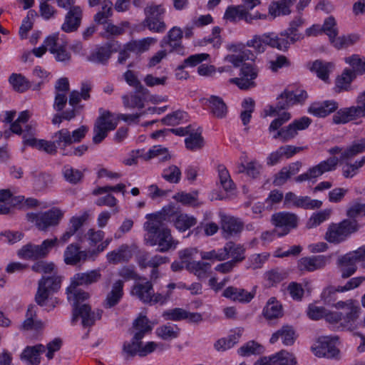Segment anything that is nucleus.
I'll list each match as a JSON object with an SVG mask.
<instances>
[{
	"label": "nucleus",
	"instance_id": "nucleus-52",
	"mask_svg": "<svg viewBox=\"0 0 365 365\" xmlns=\"http://www.w3.org/2000/svg\"><path fill=\"white\" fill-rule=\"evenodd\" d=\"M142 339H135V335L130 341H125L123 345V352L128 357H133L135 355L140 356V351L143 344Z\"/></svg>",
	"mask_w": 365,
	"mask_h": 365
},
{
	"label": "nucleus",
	"instance_id": "nucleus-27",
	"mask_svg": "<svg viewBox=\"0 0 365 365\" xmlns=\"http://www.w3.org/2000/svg\"><path fill=\"white\" fill-rule=\"evenodd\" d=\"M123 285L122 280H117L113 283L110 292H109L103 302L106 309H110L117 305L123 295Z\"/></svg>",
	"mask_w": 365,
	"mask_h": 365
},
{
	"label": "nucleus",
	"instance_id": "nucleus-33",
	"mask_svg": "<svg viewBox=\"0 0 365 365\" xmlns=\"http://www.w3.org/2000/svg\"><path fill=\"white\" fill-rule=\"evenodd\" d=\"M334 68V64L333 63L322 60L314 61L309 68L311 71L315 73L317 77L324 82L328 81L329 73L332 72Z\"/></svg>",
	"mask_w": 365,
	"mask_h": 365
},
{
	"label": "nucleus",
	"instance_id": "nucleus-58",
	"mask_svg": "<svg viewBox=\"0 0 365 365\" xmlns=\"http://www.w3.org/2000/svg\"><path fill=\"white\" fill-rule=\"evenodd\" d=\"M36 316V307L34 304H30L26 312V319L22 324V328L26 330L33 328H38L40 322H34V318Z\"/></svg>",
	"mask_w": 365,
	"mask_h": 365
},
{
	"label": "nucleus",
	"instance_id": "nucleus-28",
	"mask_svg": "<svg viewBox=\"0 0 365 365\" xmlns=\"http://www.w3.org/2000/svg\"><path fill=\"white\" fill-rule=\"evenodd\" d=\"M356 262L351 252L347 253L339 259L338 265L343 279H346L355 273L357 269Z\"/></svg>",
	"mask_w": 365,
	"mask_h": 365
},
{
	"label": "nucleus",
	"instance_id": "nucleus-57",
	"mask_svg": "<svg viewBox=\"0 0 365 365\" xmlns=\"http://www.w3.org/2000/svg\"><path fill=\"white\" fill-rule=\"evenodd\" d=\"M63 175L67 182L74 185L78 183L83 177V174L81 170L74 169L69 165L63 167Z\"/></svg>",
	"mask_w": 365,
	"mask_h": 365
},
{
	"label": "nucleus",
	"instance_id": "nucleus-46",
	"mask_svg": "<svg viewBox=\"0 0 365 365\" xmlns=\"http://www.w3.org/2000/svg\"><path fill=\"white\" fill-rule=\"evenodd\" d=\"M360 40V36L357 34H351L349 35H344L336 38L332 43L333 46L336 49H341L353 46Z\"/></svg>",
	"mask_w": 365,
	"mask_h": 365
},
{
	"label": "nucleus",
	"instance_id": "nucleus-19",
	"mask_svg": "<svg viewBox=\"0 0 365 365\" xmlns=\"http://www.w3.org/2000/svg\"><path fill=\"white\" fill-rule=\"evenodd\" d=\"M64 215L58 207H53L46 212H41L40 221L37 223L38 230L46 231L49 227L57 226Z\"/></svg>",
	"mask_w": 365,
	"mask_h": 365
},
{
	"label": "nucleus",
	"instance_id": "nucleus-6",
	"mask_svg": "<svg viewBox=\"0 0 365 365\" xmlns=\"http://www.w3.org/2000/svg\"><path fill=\"white\" fill-rule=\"evenodd\" d=\"M57 242L58 239L55 237L43 240L39 245L28 243L18 250L17 255L24 259L38 260L45 258Z\"/></svg>",
	"mask_w": 365,
	"mask_h": 365
},
{
	"label": "nucleus",
	"instance_id": "nucleus-45",
	"mask_svg": "<svg viewBox=\"0 0 365 365\" xmlns=\"http://www.w3.org/2000/svg\"><path fill=\"white\" fill-rule=\"evenodd\" d=\"M263 346L255 341H248L237 350L238 354L242 356L257 355L263 353Z\"/></svg>",
	"mask_w": 365,
	"mask_h": 365
},
{
	"label": "nucleus",
	"instance_id": "nucleus-11",
	"mask_svg": "<svg viewBox=\"0 0 365 365\" xmlns=\"http://www.w3.org/2000/svg\"><path fill=\"white\" fill-rule=\"evenodd\" d=\"M258 74L257 69L251 63H243L240 69L239 78L229 80L230 83L235 84L241 90H247L255 86L254 80Z\"/></svg>",
	"mask_w": 365,
	"mask_h": 365
},
{
	"label": "nucleus",
	"instance_id": "nucleus-60",
	"mask_svg": "<svg viewBox=\"0 0 365 365\" xmlns=\"http://www.w3.org/2000/svg\"><path fill=\"white\" fill-rule=\"evenodd\" d=\"M186 148L190 150H200L204 146V139L200 133H190L189 137L185 140Z\"/></svg>",
	"mask_w": 365,
	"mask_h": 365
},
{
	"label": "nucleus",
	"instance_id": "nucleus-32",
	"mask_svg": "<svg viewBox=\"0 0 365 365\" xmlns=\"http://www.w3.org/2000/svg\"><path fill=\"white\" fill-rule=\"evenodd\" d=\"M45 351L46 346L41 344L33 346H27L23 351L21 357L31 365H38L41 362L40 354Z\"/></svg>",
	"mask_w": 365,
	"mask_h": 365
},
{
	"label": "nucleus",
	"instance_id": "nucleus-62",
	"mask_svg": "<svg viewBox=\"0 0 365 365\" xmlns=\"http://www.w3.org/2000/svg\"><path fill=\"white\" fill-rule=\"evenodd\" d=\"M197 195L198 192L195 191L192 193H187L184 192H178L175 196L174 198L185 205H192L194 207L198 206L199 203L197 202Z\"/></svg>",
	"mask_w": 365,
	"mask_h": 365
},
{
	"label": "nucleus",
	"instance_id": "nucleus-59",
	"mask_svg": "<svg viewBox=\"0 0 365 365\" xmlns=\"http://www.w3.org/2000/svg\"><path fill=\"white\" fill-rule=\"evenodd\" d=\"M217 170L220 182L224 190L226 191L233 190L235 185L227 168L223 165H218Z\"/></svg>",
	"mask_w": 365,
	"mask_h": 365
},
{
	"label": "nucleus",
	"instance_id": "nucleus-54",
	"mask_svg": "<svg viewBox=\"0 0 365 365\" xmlns=\"http://www.w3.org/2000/svg\"><path fill=\"white\" fill-rule=\"evenodd\" d=\"M255 103L252 98H245L242 103L243 110L240 113V118L244 125H247L252 118V113L255 110Z\"/></svg>",
	"mask_w": 365,
	"mask_h": 365
},
{
	"label": "nucleus",
	"instance_id": "nucleus-20",
	"mask_svg": "<svg viewBox=\"0 0 365 365\" xmlns=\"http://www.w3.org/2000/svg\"><path fill=\"white\" fill-rule=\"evenodd\" d=\"M183 33L180 28L174 26L168 33V34L163 37L160 42L162 48H170V52L176 51L180 53L182 47L181 39L182 38Z\"/></svg>",
	"mask_w": 365,
	"mask_h": 365
},
{
	"label": "nucleus",
	"instance_id": "nucleus-4",
	"mask_svg": "<svg viewBox=\"0 0 365 365\" xmlns=\"http://www.w3.org/2000/svg\"><path fill=\"white\" fill-rule=\"evenodd\" d=\"M62 277L53 272L51 276H43L38 282V288L35 294L36 303L43 307L46 301L53 293L57 292L61 286Z\"/></svg>",
	"mask_w": 365,
	"mask_h": 365
},
{
	"label": "nucleus",
	"instance_id": "nucleus-42",
	"mask_svg": "<svg viewBox=\"0 0 365 365\" xmlns=\"http://www.w3.org/2000/svg\"><path fill=\"white\" fill-rule=\"evenodd\" d=\"M197 223V220L193 216H189L187 214L179 213L175 217L174 222V226L175 228L180 232H185L189 230L190 227L195 225Z\"/></svg>",
	"mask_w": 365,
	"mask_h": 365
},
{
	"label": "nucleus",
	"instance_id": "nucleus-48",
	"mask_svg": "<svg viewBox=\"0 0 365 365\" xmlns=\"http://www.w3.org/2000/svg\"><path fill=\"white\" fill-rule=\"evenodd\" d=\"M180 329L169 324L157 328L156 334L163 340H170L178 336Z\"/></svg>",
	"mask_w": 365,
	"mask_h": 365
},
{
	"label": "nucleus",
	"instance_id": "nucleus-36",
	"mask_svg": "<svg viewBox=\"0 0 365 365\" xmlns=\"http://www.w3.org/2000/svg\"><path fill=\"white\" fill-rule=\"evenodd\" d=\"M303 19L299 16L290 22L289 27L284 32L281 33V36L287 38L290 43H294L296 41L303 38L302 34L298 32V28L303 24Z\"/></svg>",
	"mask_w": 365,
	"mask_h": 365
},
{
	"label": "nucleus",
	"instance_id": "nucleus-18",
	"mask_svg": "<svg viewBox=\"0 0 365 365\" xmlns=\"http://www.w3.org/2000/svg\"><path fill=\"white\" fill-rule=\"evenodd\" d=\"M266 16H262L257 13L255 15L249 13L242 6H230L225 11L224 18L230 21H236L237 20H245L247 23L250 24L253 19H263Z\"/></svg>",
	"mask_w": 365,
	"mask_h": 365
},
{
	"label": "nucleus",
	"instance_id": "nucleus-22",
	"mask_svg": "<svg viewBox=\"0 0 365 365\" xmlns=\"http://www.w3.org/2000/svg\"><path fill=\"white\" fill-rule=\"evenodd\" d=\"M168 257L155 255L150 256L148 252H142L137 257V262L139 267L145 269L148 267L152 268H158L160 265L168 262Z\"/></svg>",
	"mask_w": 365,
	"mask_h": 365
},
{
	"label": "nucleus",
	"instance_id": "nucleus-35",
	"mask_svg": "<svg viewBox=\"0 0 365 365\" xmlns=\"http://www.w3.org/2000/svg\"><path fill=\"white\" fill-rule=\"evenodd\" d=\"M131 257L132 252L128 245H122L118 249L107 254V259L108 262L113 264L128 262Z\"/></svg>",
	"mask_w": 365,
	"mask_h": 365
},
{
	"label": "nucleus",
	"instance_id": "nucleus-16",
	"mask_svg": "<svg viewBox=\"0 0 365 365\" xmlns=\"http://www.w3.org/2000/svg\"><path fill=\"white\" fill-rule=\"evenodd\" d=\"M67 10L61 30L66 33L76 31L80 27L83 19V9L80 6H72Z\"/></svg>",
	"mask_w": 365,
	"mask_h": 365
},
{
	"label": "nucleus",
	"instance_id": "nucleus-25",
	"mask_svg": "<svg viewBox=\"0 0 365 365\" xmlns=\"http://www.w3.org/2000/svg\"><path fill=\"white\" fill-rule=\"evenodd\" d=\"M222 250L223 254L225 255V260L232 257L231 260L237 264L245 259V248L240 244L228 242L225 245Z\"/></svg>",
	"mask_w": 365,
	"mask_h": 365
},
{
	"label": "nucleus",
	"instance_id": "nucleus-5",
	"mask_svg": "<svg viewBox=\"0 0 365 365\" xmlns=\"http://www.w3.org/2000/svg\"><path fill=\"white\" fill-rule=\"evenodd\" d=\"M365 118V91L356 98V105L339 110L332 117L334 124H345L351 120Z\"/></svg>",
	"mask_w": 365,
	"mask_h": 365
},
{
	"label": "nucleus",
	"instance_id": "nucleus-2",
	"mask_svg": "<svg viewBox=\"0 0 365 365\" xmlns=\"http://www.w3.org/2000/svg\"><path fill=\"white\" fill-rule=\"evenodd\" d=\"M290 118L291 114L284 112L271 122L268 130L269 133L275 132L272 136L274 139H279L283 143L288 142L297 136L298 131L307 129L312 123L309 118L304 116L294 120L288 125L282 127Z\"/></svg>",
	"mask_w": 365,
	"mask_h": 365
},
{
	"label": "nucleus",
	"instance_id": "nucleus-50",
	"mask_svg": "<svg viewBox=\"0 0 365 365\" xmlns=\"http://www.w3.org/2000/svg\"><path fill=\"white\" fill-rule=\"evenodd\" d=\"M9 81L17 92L23 93L30 87L29 82L21 74L12 73L9 76Z\"/></svg>",
	"mask_w": 365,
	"mask_h": 365
},
{
	"label": "nucleus",
	"instance_id": "nucleus-37",
	"mask_svg": "<svg viewBox=\"0 0 365 365\" xmlns=\"http://www.w3.org/2000/svg\"><path fill=\"white\" fill-rule=\"evenodd\" d=\"M207 101L211 113L217 118H224L227 113V106L223 99L217 96H211Z\"/></svg>",
	"mask_w": 365,
	"mask_h": 365
},
{
	"label": "nucleus",
	"instance_id": "nucleus-13",
	"mask_svg": "<svg viewBox=\"0 0 365 365\" xmlns=\"http://www.w3.org/2000/svg\"><path fill=\"white\" fill-rule=\"evenodd\" d=\"M48 51L54 56L56 61L67 64L71 59V54L67 50L66 42H59L58 34H53L46 38Z\"/></svg>",
	"mask_w": 365,
	"mask_h": 365
},
{
	"label": "nucleus",
	"instance_id": "nucleus-3",
	"mask_svg": "<svg viewBox=\"0 0 365 365\" xmlns=\"http://www.w3.org/2000/svg\"><path fill=\"white\" fill-rule=\"evenodd\" d=\"M144 229L147 232L145 242L149 246H158L157 251L167 252L175 250L178 244L172 236L171 231L165 226H158L156 221L151 223H144Z\"/></svg>",
	"mask_w": 365,
	"mask_h": 365
},
{
	"label": "nucleus",
	"instance_id": "nucleus-56",
	"mask_svg": "<svg viewBox=\"0 0 365 365\" xmlns=\"http://www.w3.org/2000/svg\"><path fill=\"white\" fill-rule=\"evenodd\" d=\"M123 77L126 83L135 89L137 93L145 94L147 89L141 84L138 77L135 75L133 71L128 70L124 74Z\"/></svg>",
	"mask_w": 365,
	"mask_h": 365
},
{
	"label": "nucleus",
	"instance_id": "nucleus-55",
	"mask_svg": "<svg viewBox=\"0 0 365 365\" xmlns=\"http://www.w3.org/2000/svg\"><path fill=\"white\" fill-rule=\"evenodd\" d=\"M274 363H278L279 365H297V359L293 354L286 350L280 351L272 355Z\"/></svg>",
	"mask_w": 365,
	"mask_h": 365
},
{
	"label": "nucleus",
	"instance_id": "nucleus-14",
	"mask_svg": "<svg viewBox=\"0 0 365 365\" xmlns=\"http://www.w3.org/2000/svg\"><path fill=\"white\" fill-rule=\"evenodd\" d=\"M101 278L100 271L93 269L87 272L76 273L71 279L70 286L66 289L68 299H71L69 292H72L78 286H88L96 283Z\"/></svg>",
	"mask_w": 365,
	"mask_h": 365
},
{
	"label": "nucleus",
	"instance_id": "nucleus-21",
	"mask_svg": "<svg viewBox=\"0 0 365 365\" xmlns=\"http://www.w3.org/2000/svg\"><path fill=\"white\" fill-rule=\"evenodd\" d=\"M221 227L224 237L230 238L239 235L244 228V224L237 218L224 215L222 217Z\"/></svg>",
	"mask_w": 365,
	"mask_h": 365
},
{
	"label": "nucleus",
	"instance_id": "nucleus-7",
	"mask_svg": "<svg viewBox=\"0 0 365 365\" xmlns=\"http://www.w3.org/2000/svg\"><path fill=\"white\" fill-rule=\"evenodd\" d=\"M358 223L355 220H344L339 224L331 225L326 233V239L331 243H339L349 235L358 230Z\"/></svg>",
	"mask_w": 365,
	"mask_h": 365
},
{
	"label": "nucleus",
	"instance_id": "nucleus-12",
	"mask_svg": "<svg viewBox=\"0 0 365 365\" xmlns=\"http://www.w3.org/2000/svg\"><path fill=\"white\" fill-rule=\"evenodd\" d=\"M334 307L338 309H345L344 313V322L340 323V327L343 329L352 330L354 329V322L359 317L360 308L355 304L353 299H349L345 302L339 301L334 304Z\"/></svg>",
	"mask_w": 365,
	"mask_h": 365
},
{
	"label": "nucleus",
	"instance_id": "nucleus-43",
	"mask_svg": "<svg viewBox=\"0 0 365 365\" xmlns=\"http://www.w3.org/2000/svg\"><path fill=\"white\" fill-rule=\"evenodd\" d=\"M155 42V38L148 37L139 41H130L126 43V48L132 52L142 53L148 50L150 45Z\"/></svg>",
	"mask_w": 365,
	"mask_h": 365
},
{
	"label": "nucleus",
	"instance_id": "nucleus-51",
	"mask_svg": "<svg viewBox=\"0 0 365 365\" xmlns=\"http://www.w3.org/2000/svg\"><path fill=\"white\" fill-rule=\"evenodd\" d=\"M345 62L349 64L354 71L355 75H362L365 73V58H360L357 54L345 58Z\"/></svg>",
	"mask_w": 365,
	"mask_h": 365
},
{
	"label": "nucleus",
	"instance_id": "nucleus-30",
	"mask_svg": "<svg viewBox=\"0 0 365 365\" xmlns=\"http://www.w3.org/2000/svg\"><path fill=\"white\" fill-rule=\"evenodd\" d=\"M279 338L282 339L283 344L286 346L294 344L296 339L294 328L288 324L284 325L280 329L272 334L269 342L274 344Z\"/></svg>",
	"mask_w": 365,
	"mask_h": 365
},
{
	"label": "nucleus",
	"instance_id": "nucleus-34",
	"mask_svg": "<svg viewBox=\"0 0 365 365\" xmlns=\"http://www.w3.org/2000/svg\"><path fill=\"white\" fill-rule=\"evenodd\" d=\"M223 296L230 298L233 301L240 302H250L254 297V294L244 289H239L235 287H228L223 292Z\"/></svg>",
	"mask_w": 365,
	"mask_h": 365
},
{
	"label": "nucleus",
	"instance_id": "nucleus-61",
	"mask_svg": "<svg viewBox=\"0 0 365 365\" xmlns=\"http://www.w3.org/2000/svg\"><path fill=\"white\" fill-rule=\"evenodd\" d=\"M165 9L161 4L152 3L144 9L145 19H163Z\"/></svg>",
	"mask_w": 365,
	"mask_h": 365
},
{
	"label": "nucleus",
	"instance_id": "nucleus-64",
	"mask_svg": "<svg viewBox=\"0 0 365 365\" xmlns=\"http://www.w3.org/2000/svg\"><path fill=\"white\" fill-rule=\"evenodd\" d=\"M322 31L329 36L332 43L338 35V30L336 28V21L334 17L329 16L324 21Z\"/></svg>",
	"mask_w": 365,
	"mask_h": 365
},
{
	"label": "nucleus",
	"instance_id": "nucleus-31",
	"mask_svg": "<svg viewBox=\"0 0 365 365\" xmlns=\"http://www.w3.org/2000/svg\"><path fill=\"white\" fill-rule=\"evenodd\" d=\"M149 319L145 316L140 315L133 322L132 328L129 332L135 335V339H142L145 335L152 330V326L149 324Z\"/></svg>",
	"mask_w": 365,
	"mask_h": 365
},
{
	"label": "nucleus",
	"instance_id": "nucleus-47",
	"mask_svg": "<svg viewBox=\"0 0 365 365\" xmlns=\"http://www.w3.org/2000/svg\"><path fill=\"white\" fill-rule=\"evenodd\" d=\"M365 150V142H359L358 143H353L351 145L347 147L341 153L339 160L345 161L352 159L356 155L363 153Z\"/></svg>",
	"mask_w": 365,
	"mask_h": 365
},
{
	"label": "nucleus",
	"instance_id": "nucleus-44",
	"mask_svg": "<svg viewBox=\"0 0 365 365\" xmlns=\"http://www.w3.org/2000/svg\"><path fill=\"white\" fill-rule=\"evenodd\" d=\"M288 277V272L279 268L272 269L264 274V278L269 286H274Z\"/></svg>",
	"mask_w": 365,
	"mask_h": 365
},
{
	"label": "nucleus",
	"instance_id": "nucleus-8",
	"mask_svg": "<svg viewBox=\"0 0 365 365\" xmlns=\"http://www.w3.org/2000/svg\"><path fill=\"white\" fill-rule=\"evenodd\" d=\"M338 340L339 337L336 336L320 337L317 345L312 349L314 354L318 357L339 359L340 351L335 346V343Z\"/></svg>",
	"mask_w": 365,
	"mask_h": 365
},
{
	"label": "nucleus",
	"instance_id": "nucleus-15",
	"mask_svg": "<svg viewBox=\"0 0 365 365\" xmlns=\"http://www.w3.org/2000/svg\"><path fill=\"white\" fill-rule=\"evenodd\" d=\"M180 210L179 207L170 204L163 207V209L153 214H148L146 216L148 221L145 223H151L156 221L158 226H165L164 222H175V217L179 215Z\"/></svg>",
	"mask_w": 365,
	"mask_h": 365
},
{
	"label": "nucleus",
	"instance_id": "nucleus-49",
	"mask_svg": "<svg viewBox=\"0 0 365 365\" xmlns=\"http://www.w3.org/2000/svg\"><path fill=\"white\" fill-rule=\"evenodd\" d=\"M113 15V3L110 1H104L99 11L94 16V21L99 24H106L107 20Z\"/></svg>",
	"mask_w": 365,
	"mask_h": 365
},
{
	"label": "nucleus",
	"instance_id": "nucleus-63",
	"mask_svg": "<svg viewBox=\"0 0 365 365\" xmlns=\"http://www.w3.org/2000/svg\"><path fill=\"white\" fill-rule=\"evenodd\" d=\"M143 25L156 33H163L167 27L163 19H145Z\"/></svg>",
	"mask_w": 365,
	"mask_h": 365
},
{
	"label": "nucleus",
	"instance_id": "nucleus-38",
	"mask_svg": "<svg viewBox=\"0 0 365 365\" xmlns=\"http://www.w3.org/2000/svg\"><path fill=\"white\" fill-rule=\"evenodd\" d=\"M354 71H351L349 68H346L341 75L336 79V89L337 92L349 91L351 90V83L356 78Z\"/></svg>",
	"mask_w": 365,
	"mask_h": 365
},
{
	"label": "nucleus",
	"instance_id": "nucleus-29",
	"mask_svg": "<svg viewBox=\"0 0 365 365\" xmlns=\"http://www.w3.org/2000/svg\"><path fill=\"white\" fill-rule=\"evenodd\" d=\"M115 51L116 50L113 49V43H108L103 46L97 48L88 57V60L92 63L105 65L110 58L112 53Z\"/></svg>",
	"mask_w": 365,
	"mask_h": 365
},
{
	"label": "nucleus",
	"instance_id": "nucleus-1",
	"mask_svg": "<svg viewBox=\"0 0 365 365\" xmlns=\"http://www.w3.org/2000/svg\"><path fill=\"white\" fill-rule=\"evenodd\" d=\"M100 115L96 118L93 125V143L94 144L101 143L107 136L108 132L114 130L118 120H121L127 123H138L140 116L146 114L145 111L137 113L135 114H118L116 118L109 110H100Z\"/></svg>",
	"mask_w": 365,
	"mask_h": 365
},
{
	"label": "nucleus",
	"instance_id": "nucleus-26",
	"mask_svg": "<svg viewBox=\"0 0 365 365\" xmlns=\"http://www.w3.org/2000/svg\"><path fill=\"white\" fill-rule=\"evenodd\" d=\"M153 292L152 282H136L133 286L131 294L144 304H148Z\"/></svg>",
	"mask_w": 365,
	"mask_h": 365
},
{
	"label": "nucleus",
	"instance_id": "nucleus-40",
	"mask_svg": "<svg viewBox=\"0 0 365 365\" xmlns=\"http://www.w3.org/2000/svg\"><path fill=\"white\" fill-rule=\"evenodd\" d=\"M339 161V159L337 157H330L326 160L320 162L318 165L312 167V173L318 178L325 173L334 171L336 170Z\"/></svg>",
	"mask_w": 365,
	"mask_h": 365
},
{
	"label": "nucleus",
	"instance_id": "nucleus-17",
	"mask_svg": "<svg viewBox=\"0 0 365 365\" xmlns=\"http://www.w3.org/2000/svg\"><path fill=\"white\" fill-rule=\"evenodd\" d=\"M330 257L326 255H313L302 257L297 264L300 271L314 272L323 269L329 262Z\"/></svg>",
	"mask_w": 365,
	"mask_h": 365
},
{
	"label": "nucleus",
	"instance_id": "nucleus-9",
	"mask_svg": "<svg viewBox=\"0 0 365 365\" xmlns=\"http://www.w3.org/2000/svg\"><path fill=\"white\" fill-rule=\"evenodd\" d=\"M103 310L97 309L92 311L91 307L88 304L81 305H75L73 309L72 322H76L78 317H81V324L84 327H91L94 324L96 320L101 318Z\"/></svg>",
	"mask_w": 365,
	"mask_h": 365
},
{
	"label": "nucleus",
	"instance_id": "nucleus-41",
	"mask_svg": "<svg viewBox=\"0 0 365 365\" xmlns=\"http://www.w3.org/2000/svg\"><path fill=\"white\" fill-rule=\"evenodd\" d=\"M263 315L268 320L282 317L283 315L282 304L274 298L269 299L263 309Z\"/></svg>",
	"mask_w": 365,
	"mask_h": 365
},
{
	"label": "nucleus",
	"instance_id": "nucleus-24",
	"mask_svg": "<svg viewBox=\"0 0 365 365\" xmlns=\"http://www.w3.org/2000/svg\"><path fill=\"white\" fill-rule=\"evenodd\" d=\"M87 257V252L80 250V247L74 243L70 244L63 254L64 262L69 265H76L81 261H85Z\"/></svg>",
	"mask_w": 365,
	"mask_h": 365
},
{
	"label": "nucleus",
	"instance_id": "nucleus-23",
	"mask_svg": "<svg viewBox=\"0 0 365 365\" xmlns=\"http://www.w3.org/2000/svg\"><path fill=\"white\" fill-rule=\"evenodd\" d=\"M338 108V103L335 101H325L322 103H314L308 108V113L319 117L324 118Z\"/></svg>",
	"mask_w": 365,
	"mask_h": 365
},
{
	"label": "nucleus",
	"instance_id": "nucleus-39",
	"mask_svg": "<svg viewBox=\"0 0 365 365\" xmlns=\"http://www.w3.org/2000/svg\"><path fill=\"white\" fill-rule=\"evenodd\" d=\"M295 0H278L272 2L269 7V13L276 17L280 15H288L291 13L290 6Z\"/></svg>",
	"mask_w": 365,
	"mask_h": 365
},
{
	"label": "nucleus",
	"instance_id": "nucleus-53",
	"mask_svg": "<svg viewBox=\"0 0 365 365\" xmlns=\"http://www.w3.org/2000/svg\"><path fill=\"white\" fill-rule=\"evenodd\" d=\"M53 140L57 147L65 152L66 147L71 143L70 131L66 128H63L54 133Z\"/></svg>",
	"mask_w": 365,
	"mask_h": 365
},
{
	"label": "nucleus",
	"instance_id": "nucleus-10",
	"mask_svg": "<svg viewBox=\"0 0 365 365\" xmlns=\"http://www.w3.org/2000/svg\"><path fill=\"white\" fill-rule=\"evenodd\" d=\"M297 216L291 212H280L272 216L273 225L278 229H282V231L276 229L275 232L278 237L287 235L291 229L297 227Z\"/></svg>",
	"mask_w": 365,
	"mask_h": 365
}]
</instances>
